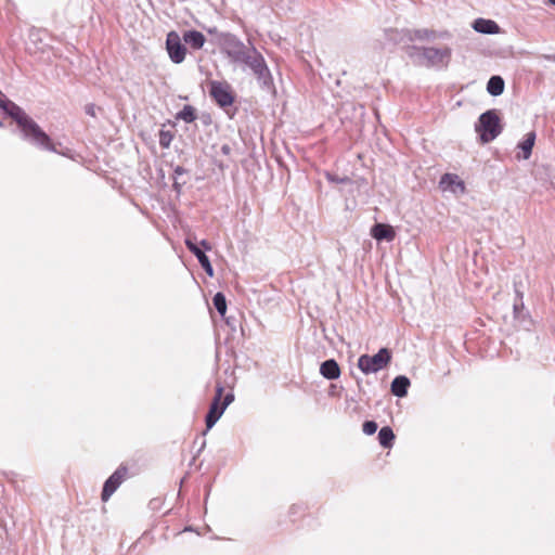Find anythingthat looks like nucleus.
<instances>
[{
    "mask_svg": "<svg viewBox=\"0 0 555 555\" xmlns=\"http://www.w3.org/2000/svg\"><path fill=\"white\" fill-rule=\"evenodd\" d=\"M217 42L221 51L235 63H242L250 52V49L242 40L230 33H221L217 38Z\"/></svg>",
    "mask_w": 555,
    "mask_h": 555,
    "instance_id": "nucleus-5",
    "label": "nucleus"
},
{
    "mask_svg": "<svg viewBox=\"0 0 555 555\" xmlns=\"http://www.w3.org/2000/svg\"><path fill=\"white\" fill-rule=\"evenodd\" d=\"M534 141H535V133L533 131L529 132L526 134V138L524 139V141H521L519 144H518V147L521 150L522 152V158L524 159H528L531 155V152H532V147L534 145Z\"/></svg>",
    "mask_w": 555,
    "mask_h": 555,
    "instance_id": "nucleus-19",
    "label": "nucleus"
},
{
    "mask_svg": "<svg viewBox=\"0 0 555 555\" xmlns=\"http://www.w3.org/2000/svg\"><path fill=\"white\" fill-rule=\"evenodd\" d=\"M242 63L246 64L251 69L254 75L257 77L259 85L263 89H271L273 86L272 75L263 56L256 50V48H250V52Z\"/></svg>",
    "mask_w": 555,
    "mask_h": 555,
    "instance_id": "nucleus-4",
    "label": "nucleus"
},
{
    "mask_svg": "<svg viewBox=\"0 0 555 555\" xmlns=\"http://www.w3.org/2000/svg\"><path fill=\"white\" fill-rule=\"evenodd\" d=\"M326 178L328 181L334 182V183H347L350 181V179L348 177L340 178V177H337L332 173H326Z\"/></svg>",
    "mask_w": 555,
    "mask_h": 555,
    "instance_id": "nucleus-27",
    "label": "nucleus"
},
{
    "mask_svg": "<svg viewBox=\"0 0 555 555\" xmlns=\"http://www.w3.org/2000/svg\"><path fill=\"white\" fill-rule=\"evenodd\" d=\"M395 440V434L388 426L382 427L378 431V441L382 447L390 448Z\"/></svg>",
    "mask_w": 555,
    "mask_h": 555,
    "instance_id": "nucleus-21",
    "label": "nucleus"
},
{
    "mask_svg": "<svg viewBox=\"0 0 555 555\" xmlns=\"http://www.w3.org/2000/svg\"><path fill=\"white\" fill-rule=\"evenodd\" d=\"M0 107L18 125L23 137L31 143L47 151L55 152L54 144L50 137L31 119L22 107L3 95L0 100Z\"/></svg>",
    "mask_w": 555,
    "mask_h": 555,
    "instance_id": "nucleus-1",
    "label": "nucleus"
},
{
    "mask_svg": "<svg viewBox=\"0 0 555 555\" xmlns=\"http://www.w3.org/2000/svg\"><path fill=\"white\" fill-rule=\"evenodd\" d=\"M504 80L501 76H492L487 83V91L493 95L498 96L501 95L504 91Z\"/></svg>",
    "mask_w": 555,
    "mask_h": 555,
    "instance_id": "nucleus-18",
    "label": "nucleus"
},
{
    "mask_svg": "<svg viewBox=\"0 0 555 555\" xmlns=\"http://www.w3.org/2000/svg\"><path fill=\"white\" fill-rule=\"evenodd\" d=\"M166 50L170 61L175 64H181L186 56V48L182 43L180 35L171 30L166 37Z\"/></svg>",
    "mask_w": 555,
    "mask_h": 555,
    "instance_id": "nucleus-7",
    "label": "nucleus"
},
{
    "mask_svg": "<svg viewBox=\"0 0 555 555\" xmlns=\"http://www.w3.org/2000/svg\"><path fill=\"white\" fill-rule=\"evenodd\" d=\"M234 400V396L233 393H227L223 398V402L221 404V406H224V410L227 409V406Z\"/></svg>",
    "mask_w": 555,
    "mask_h": 555,
    "instance_id": "nucleus-28",
    "label": "nucleus"
},
{
    "mask_svg": "<svg viewBox=\"0 0 555 555\" xmlns=\"http://www.w3.org/2000/svg\"><path fill=\"white\" fill-rule=\"evenodd\" d=\"M516 300H524V293L519 289L518 284L514 283Z\"/></svg>",
    "mask_w": 555,
    "mask_h": 555,
    "instance_id": "nucleus-29",
    "label": "nucleus"
},
{
    "mask_svg": "<svg viewBox=\"0 0 555 555\" xmlns=\"http://www.w3.org/2000/svg\"><path fill=\"white\" fill-rule=\"evenodd\" d=\"M410 379L406 376L399 375L391 383V392L397 397H404L410 387Z\"/></svg>",
    "mask_w": 555,
    "mask_h": 555,
    "instance_id": "nucleus-17",
    "label": "nucleus"
},
{
    "mask_svg": "<svg viewBox=\"0 0 555 555\" xmlns=\"http://www.w3.org/2000/svg\"><path fill=\"white\" fill-rule=\"evenodd\" d=\"M391 361V353L387 348H382L374 356L362 354L358 359V367L364 374L376 373L386 367Z\"/></svg>",
    "mask_w": 555,
    "mask_h": 555,
    "instance_id": "nucleus-6",
    "label": "nucleus"
},
{
    "mask_svg": "<svg viewBox=\"0 0 555 555\" xmlns=\"http://www.w3.org/2000/svg\"><path fill=\"white\" fill-rule=\"evenodd\" d=\"M473 28L480 34L494 35L500 33V26L496 22L486 18H477L473 24Z\"/></svg>",
    "mask_w": 555,
    "mask_h": 555,
    "instance_id": "nucleus-14",
    "label": "nucleus"
},
{
    "mask_svg": "<svg viewBox=\"0 0 555 555\" xmlns=\"http://www.w3.org/2000/svg\"><path fill=\"white\" fill-rule=\"evenodd\" d=\"M177 119H181L188 124L193 122L196 119V111L191 105H185L183 108L177 114Z\"/></svg>",
    "mask_w": 555,
    "mask_h": 555,
    "instance_id": "nucleus-22",
    "label": "nucleus"
},
{
    "mask_svg": "<svg viewBox=\"0 0 555 555\" xmlns=\"http://www.w3.org/2000/svg\"><path fill=\"white\" fill-rule=\"evenodd\" d=\"M320 373L326 379H337L340 376V369L334 359H330L321 364Z\"/></svg>",
    "mask_w": 555,
    "mask_h": 555,
    "instance_id": "nucleus-16",
    "label": "nucleus"
},
{
    "mask_svg": "<svg viewBox=\"0 0 555 555\" xmlns=\"http://www.w3.org/2000/svg\"><path fill=\"white\" fill-rule=\"evenodd\" d=\"M371 235L377 241L391 242L396 237V232L389 224L376 223L371 229Z\"/></svg>",
    "mask_w": 555,
    "mask_h": 555,
    "instance_id": "nucleus-12",
    "label": "nucleus"
},
{
    "mask_svg": "<svg viewBox=\"0 0 555 555\" xmlns=\"http://www.w3.org/2000/svg\"><path fill=\"white\" fill-rule=\"evenodd\" d=\"M173 186H175V189H176V190H178V191H179V188H180V186H179V184H178L177 182L173 184Z\"/></svg>",
    "mask_w": 555,
    "mask_h": 555,
    "instance_id": "nucleus-35",
    "label": "nucleus"
},
{
    "mask_svg": "<svg viewBox=\"0 0 555 555\" xmlns=\"http://www.w3.org/2000/svg\"><path fill=\"white\" fill-rule=\"evenodd\" d=\"M362 429L365 435H373L377 430V424L374 421H366L364 422Z\"/></svg>",
    "mask_w": 555,
    "mask_h": 555,
    "instance_id": "nucleus-26",
    "label": "nucleus"
},
{
    "mask_svg": "<svg viewBox=\"0 0 555 555\" xmlns=\"http://www.w3.org/2000/svg\"><path fill=\"white\" fill-rule=\"evenodd\" d=\"M182 40L194 50H201L206 42L205 36L198 30L184 31Z\"/></svg>",
    "mask_w": 555,
    "mask_h": 555,
    "instance_id": "nucleus-15",
    "label": "nucleus"
},
{
    "mask_svg": "<svg viewBox=\"0 0 555 555\" xmlns=\"http://www.w3.org/2000/svg\"><path fill=\"white\" fill-rule=\"evenodd\" d=\"M185 246L197 258L204 271L209 275H214V269L206 254L199 248L195 238L188 237L185 240Z\"/></svg>",
    "mask_w": 555,
    "mask_h": 555,
    "instance_id": "nucleus-11",
    "label": "nucleus"
},
{
    "mask_svg": "<svg viewBox=\"0 0 555 555\" xmlns=\"http://www.w3.org/2000/svg\"><path fill=\"white\" fill-rule=\"evenodd\" d=\"M420 62L428 67H446L451 59V49L434 47H413Z\"/></svg>",
    "mask_w": 555,
    "mask_h": 555,
    "instance_id": "nucleus-3",
    "label": "nucleus"
},
{
    "mask_svg": "<svg viewBox=\"0 0 555 555\" xmlns=\"http://www.w3.org/2000/svg\"><path fill=\"white\" fill-rule=\"evenodd\" d=\"M221 152L224 155H229L230 152H231V147L228 144H224V145L221 146Z\"/></svg>",
    "mask_w": 555,
    "mask_h": 555,
    "instance_id": "nucleus-32",
    "label": "nucleus"
},
{
    "mask_svg": "<svg viewBox=\"0 0 555 555\" xmlns=\"http://www.w3.org/2000/svg\"><path fill=\"white\" fill-rule=\"evenodd\" d=\"M514 318L516 320H522L525 318V304L524 300H515L513 306Z\"/></svg>",
    "mask_w": 555,
    "mask_h": 555,
    "instance_id": "nucleus-25",
    "label": "nucleus"
},
{
    "mask_svg": "<svg viewBox=\"0 0 555 555\" xmlns=\"http://www.w3.org/2000/svg\"><path fill=\"white\" fill-rule=\"evenodd\" d=\"M551 4L555 5V0H548Z\"/></svg>",
    "mask_w": 555,
    "mask_h": 555,
    "instance_id": "nucleus-36",
    "label": "nucleus"
},
{
    "mask_svg": "<svg viewBox=\"0 0 555 555\" xmlns=\"http://www.w3.org/2000/svg\"><path fill=\"white\" fill-rule=\"evenodd\" d=\"M175 173L176 175H183L184 173V169L181 166H177L175 168Z\"/></svg>",
    "mask_w": 555,
    "mask_h": 555,
    "instance_id": "nucleus-33",
    "label": "nucleus"
},
{
    "mask_svg": "<svg viewBox=\"0 0 555 555\" xmlns=\"http://www.w3.org/2000/svg\"><path fill=\"white\" fill-rule=\"evenodd\" d=\"M199 245L205 249V250H210L211 249V245L208 241L206 240H202Z\"/></svg>",
    "mask_w": 555,
    "mask_h": 555,
    "instance_id": "nucleus-31",
    "label": "nucleus"
},
{
    "mask_svg": "<svg viewBox=\"0 0 555 555\" xmlns=\"http://www.w3.org/2000/svg\"><path fill=\"white\" fill-rule=\"evenodd\" d=\"M214 306L216 310L219 312L221 317H223L227 312V300L225 296L222 293H217L214 298Z\"/></svg>",
    "mask_w": 555,
    "mask_h": 555,
    "instance_id": "nucleus-23",
    "label": "nucleus"
},
{
    "mask_svg": "<svg viewBox=\"0 0 555 555\" xmlns=\"http://www.w3.org/2000/svg\"><path fill=\"white\" fill-rule=\"evenodd\" d=\"M475 130L482 143L493 141L503 130L501 119L495 109H490L479 116Z\"/></svg>",
    "mask_w": 555,
    "mask_h": 555,
    "instance_id": "nucleus-2",
    "label": "nucleus"
},
{
    "mask_svg": "<svg viewBox=\"0 0 555 555\" xmlns=\"http://www.w3.org/2000/svg\"><path fill=\"white\" fill-rule=\"evenodd\" d=\"M173 139V134L169 130H160L158 135L159 145L164 149H168Z\"/></svg>",
    "mask_w": 555,
    "mask_h": 555,
    "instance_id": "nucleus-24",
    "label": "nucleus"
},
{
    "mask_svg": "<svg viewBox=\"0 0 555 555\" xmlns=\"http://www.w3.org/2000/svg\"><path fill=\"white\" fill-rule=\"evenodd\" d=\"M128 475V468L126 466H119L104 482L101 499L103 502L109 500L113 493L118 487L126 480Z\"/></svg>",
    "mask_w": 555,
    "mask_h": 555,
    "instance_id": "nucleus-8",
    "label": "nucleus"
},
{
    "mask_svg": "<svg viewBox=\"0 0 555 555\" xmlns=\"http://www.w3.org/2000/svg\"><path fill=\"white\" fill-rule=\"evenodd\" d=\"M440 186L442 188V190H450L453 193H456L457 191H465L464 182L460 180V178L456 175L452 173H444L441 177Z\"/></svg>",
    "mask_w": 555,
    "mask_h": 555,
    "instance_id": "nucleus-13",
    "label": "nucleus"
},
{
    "mask_svg": "<svg viewBox=\"0 0 555 555\" xmlns=\"http://www.w3.org/2000/svg\"><path fill=\"white\" fill-rule=\"evenodd\" d=\"M223 393V386L218 384L216 387V396L210 404L209 411L206 415V427L207 430L214 427V425L218 422L221 415L224 412V406L220 405V400Z\"/></svg>",
    "mask_w": 555,
    "mask_h": 555,
    "instance_id": "nucleus-10",
    "label": "nucleus"
},
{
    "mask_svg": "<svg viewBox=\"0 0 555 555\" xmlns=\"http://www.w3.org/2000/svg\"><path fill=\"white\" fill-rule=\"evenodd\" d=\"M210 95L221 107L231 106L234 102L231 87L225 82L211 81Z\"/></svg>",
    "mask_w": 555,
    "mask_h": 555,
    "instance_id": "nucleus-9",
    "label": "nucleus"
},
{
    "mask_svg": "<svg viewBox=\"0 0 555 555\" xmlns=\"http://www.w3.org/2000/svg\"><path fill=\"white\" fill-rule=\"evenodd\" d=\"M444 38L449 37V34L447 31L444 33H436L435 30L429 29H417L413 31L412 39H418V40H434L436 38Z\"/></svg>",
    "mask_w": 555,
    "mask_h": 555,
    "instance_id": "nucleus-20",
    "label": "nucleus"
},
{
    "mask_svg": "<svg viewBox=\"0 0 555 555\" xmlns=\"http://www.w3.org/2000/svg\"><path fill=\"white\" fill-rule=\"evenodd\" d=\"M544 59L548 60V61L555 62V54H553V55H544Z\"/></svg>",
    "mask_w": 555,
    "mask_h": 555,
    "instance_id": "nucleus-34",
    "label": "nucleus"
},
{
    "mask_svg": "<svg viewBox=\"0 0 555 555\" xmlns=\"http://www.w3.org/2000/svg\"><path fill=\"white\" fill-rule=\"evenodd\" d=\"M86 113L90 116H95L94 105L90 104L86 106Z\"/></svg>",
    "mask_w": 555,
    "mask_h": 555,
    "instance_id": "nucleus-30",
    "label": "nucleus"
}]
</instances>
